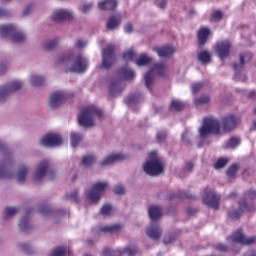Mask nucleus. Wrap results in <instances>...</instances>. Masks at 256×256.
<instances>
[{
  "label": "nucleus",
  "mask_w": 256,
  "mask_h": 256,
  "mask_svg": "<svg viewBox=\"0 0 256 256\" xmlns=\"http://www.w3.org/2000/svg\"><path fill=\"white\" fill-rule=\"evenodd\" d=\"M239 125V118L233 114H229L222 118V124L213 117H206L199 130L201 139L209 137V135H221V127L223 133H231L235 127Z\"/></svg>",
  "instance_id": "f257e3e1"
},
{
  "label": "nucleus",
  "mask_w": 256,
  "mask_h": 256,
  "mask_svg": "<svg viewBox=\"0 0 256 256\" xmlns=\"http://www.w3.org/2000/svg\"><path fill=\"white\" fill-rule=\"evenodd\" d=\"M95 117L103 119V110L97 106H88L81 111L78 123L81 127H95Z\"/></svg>",
  "instance_id": "f03ea898"
},
{
  "label": "nucleus",
  "mask_w": 256,
  "mask_h": 256,
  "mask_svg": "<svg viewBox=\"0 0 256 256\" xmlns=\"http://www.w3.org/2000/svg\"><path fill=\"white\" fill-rule=\"evenodd\" d=\"M0 37H10L13 43H23L26 36L21 31H17V28L13 24L0 26Z\"/></svg>",
  "instance_id": "7ed1b4c3"
},
{
  "label": "nucleus",
  "mask_w": 256,
  "mask_h": 256,
  "mask_svg": "<svg viewBox=\"0 0 256 256\" xmlns=\"http://www.w3.org/2000/svg\"><path fill=\"white\" fill-rule=\"evenodd\" d=\"M150 159L149 162H146L144 165V171L147 175H161L163 173V164L161 161L157 159V152L153 151L149 154Z\"/></svg>",
  "instance_id": "20e7f679"
},
{
  "label": "nucleus",
  "mask_w": 256,
  "mask_h": 256,
  "mask_svg": "<svg viewBox=\"0 0 256 256\" xmlns=\"http://www.w3.org/2000/svg\"><path fill=\"white\" fill-rule=\"evenodd\" d=\"M153 73H157V75H160V77H165V75H167V67H165V63L161 62V63L154 64L152 69L145 74L144 76L145 85L147 89H150V90H151V86L153 85V79H154Z\"/></svg>",
  "instance_id": "39448f33"
},
{
  "label": "nucleus",
  "mask_w": 256,
  "mask_h": 256,
  "mask_svg": "<svg viewBox=\"0 0 256 256\" xmlns=\"http://www.w3.org/2000/svg\"><path fill=\"white\" fill-rule=\"evenodd\" d=\"M109 187V183L107 182H97L95 183L91 190L87 193V198L90 203H97L101 197H103V193H105V189Z\"/></svg>",
  "instance_id": "423d86ee"
},
{
  "label": "nucleus",
  "mask_w": 256,
  "mask_h": 256,
  "mask_svg": "<svg viewBox=\"0 0 256 256\" xmlns=\"http://www.w3.org/2000/svg\"><path fill=\"white\" fill-rule=\"evenodd\" d=\"M49 171L50 177H55V170L51 168L49 160H42L38 164V168L34 174V183H41V180L47 175Z\"/></svg>",
  "instance_id": "0eeeda50"
},
{
  "label": "nucleus",
  "mask_w": 256,
  "mask_h": 256,
  "mask_svg": "<svg viewBox=\"0 0 256 256\" xmlns=\"http://www.w3.org/2000/svg\"><path fill=\"white\" fill-rule=\"evenodd\" d=\"M205 195L203 197L204 205L210 207V209H214L217 211L219 209V203L221 201V196L217 195L213 189L205 188Z\"/></svg>",
  "instance_id": "6e6552de"
},
{
  "label": "nucleus",
  "mask_w": 256,
  "mask_h": 256,
  "mask_svg": "<svg viewBox=\"0 0 256 256\" xmlns=\"http://www.w3.org/2000/svg\"><path fill=\"white\" fill-rule=\"evenodd\" d=\"M23 87L21 81L15 80L8 85L0 86V103L6 101L9 95L15 93V91H19Z\"/></svg>",
  "instance_id": "1a4fd4ad"
},
{
  "label": "nucleus",
  "mask_w": 256,
  "mask_h": 256,
  "mask_svg": "<svg viewBox=\"0 0 256 256\" xmlns=\"http://www.w3.org/2000/svg\"><path fill=\"white\" fill-rule=\"evenodd\" d=\"M102 67L104 69H111L113 67V63H115V46L108 45L102 54Z\"/></svg>",
  "instance_id": "9d476101"
},
{
  "label": "nucleus",
  "mask_w": 256,
  "mask_h": 256,
  "mask_svg": "<svg viewBox=\"0 0 256 256\" xmlns=\"http://www.w3.org/2000/svg\"><path fill=\"white\" fill-rule=\"evenodd\" d=\"M227 239L228 241L239 243L240 245H253V243L256 241V236L247 238L245 237V234H243V230L239 229L232 233V235Z\"/></svg>",
  "instance_id": "9b49d317"
},
{
  "label": "nucleus",
  "mask_w": 256,
  "mask_h": 256,
  "mask_svg": "<svg viewBox=\"0 0 256 256\" xmlns=\"http://www.w3.org/2000/svg\"><path fill=\"white\" fill-rule=\"evenodd\" d=\"M40 145L42 147H58L63 145V138L60 135L48 133L41 138Z\"/></svg>",
  "instance_id": "f8f14e48"
},
{
  "label": "nucleus",
  "mask_w": 256,
  "mask_h": 256,
  "mask_svg": "<svg viewBox=\"0 0 256 256\" xmlns=\"http://www.w3.org/2000/svg\"><path fill=\"white\" fill-rule=\"evenodd\" d=\"M255 205L253 204H247V201L242 200L239 202V209L238 210H230L228 212V217L230 219H239L241 217L242 213H245L247 211L248 213H251V211H255Z\"/></svg>",
  "instance_id": "ddd939ff"
},
{
  "label": "nucleus",
  "mask_w": 256,
  "mask_h": 256,
  "mask_svg": "<svg viewBox=\"0 0 256 256\" xmlns=\"http://www.w3.org/2000/svg\"><path fill=\"white\" fill-rule=\"evenodd\" d=\"M214 50L218 55L219 59L223 61L224 59H227V57H229V55L231 54V42H229L228 40L217 42Z\"/></svg>",
  "instance_id": "4468645a"
},
{
  "label": "nucleus",
  "mask_w": 256,
  "mask_h": 256,
  "mask_svg": "<svg viewBox=\"0 0 256 256\" xmlns=\"http://www.w3.org/2000/svg\"><path fill=\"white\" fill-rule=\"evenodd\" d=\"M88 67L89 63L87 62V59H85L81 55H78L72 62L69 71L70 73H85V70L88 69Z\"/></svg>",
  "instance_id": "2eb2a0df"
},
{
  "label": "nucleus",
  "mask_w": 256,
  "mask_h": 256,
  "mask_svg": "<svg viewBox=\"0 0 256 256\" xmlns=\"http://www.w3.org/2000/svg\"><path fill=\"white\" fill-rule=\"evenodd\" d=\"M67 101V94L63 91H56L50 95L49 107L50 109H57Z\"/></svg>",
  "instance_id": "dca6fc26"
},
{
  "label": "nucleus",
  "mask_w": 256,
  "mask_h": 256,
  "mask_svg": "<svg viewBox=\"0 0 256 256\" xmlns=\"http://www.w3.org/2000/svg\"><path fill=\"white\" fill-rule=\"evenodd\" d=\"M13 173L11 172V159L4 158L0 162V179H11Z\"/></svg>",
  "instance_id": "f3484780"
},
{
  "label": "nucleus",
  "mask_w": 256,
  "mask_h": 256,
  "mask_svg": "<svg viewBox=\"0 0 256 256\" xmlns=\"http://www.w3.org/2000/svg\"><path fill=\"white\" fill-rule=\"evenodd\" d=\"M51 19L56 23H63V21H71L73 14L67 10L60 9L51 15Z\"/></svg>",
  "instance_id": "a211bd4d"
},
{
  "label": "nucleus",
  "mask_w": 256,
  "mask_h": 256,
  "mask_svg": "<svg viewBox=\"0 0 256 256\" xmlns=\"http://www.w3.org/2000/svg\"><path fill=\"white\" fill-rule=\"evenodd\" d=\"M146 235L153 241H159L163 235V230L159 227V224H153L152 222L151 226L146 230Z\"/></svg>",
  "instance_id": "6ab92c4d"
},
{
  "label": "nucleus",
  "mask_w": 256,
  "mask_h": 256,
  "mask_svg": "<svg viewBox=\"0 0 256 256\" xmlns=\"http://www.w3.org/2000/svg\"><path fill=\"white\" fill-rule=\"evenodd\" d=\"M122 19L123 17L121 14L110 16L106 22V29H108V31H114V29H118L119 25H121Z\"/></svg>",
  "instance_id": "aec40b11"
},
{
  "label": "nucleus",
  "mask_w": 256,
  "mask_h": 256,
  "mask_svg": "<svg viewBox=\"0 0 256 256\" xmlns=\"http://www.w3.org/2000/svg\"><path fill=\"white\" fill-rule=\"evenodd\" d=\"M124 159H127L125 154H112L101 162V166L105 167V165H113V163H117V161H124Z\"/></svg>",
  "instance_id": "412c9836"
},
{
  "label": "nucleus",
  "mask_w": 256,
  "mask_h": 256,
  "mask_svg": "<svg viewBox=\"0 0 256 256\" xmlns=\"http://www.w3.org/2000/svg\"><path fill=\"white\" fill-rule=\"evenodd\" d=\"M117 5V0H104L98 4V9L100 11H116Z\"/></svg>",
  "instance_id": "4be33fe9"
},
{
  "label": "nucleus",
  "mask_w": 256,
  "mask_h": 256,
  "mask_svg": "<svg viewBox=\"0 0 256 256\" xmlns=\"http://www.w3.org/2000/svg\"><path fill=\"white\" fill-rule=\"evenodd\" d=\"M154 51L158 53L159 57H171L176 49L173 46H162L160 48H154Z\"/></svg>",
  "instance_id": "5701e85b"
},
{
  "label": "nucleus",
  "mask_w": 256,
  "mask_h": 256,
  "mask_svg": "<svg viewBox=\"0 0 256 256\" xmlns=\"http://www.w3.org/2000/svg\"><path fill=\"white\" fill-rule=\"evenodd\" d=\"M29 221H31V208L26 211V215L19 222L20 231H27L31 227Z\"/></svg>",
  "instance_id": "b1692460"
},
{
  "label": "nucleus",
  "mask_w": 256,
  "mask_h": 256,
  "mask_svg": "<svg viewBox=\"0 0 256 256\" xmlns=\"http://www.w3.org/2000/svg\"><path fill=\"white\" fill-rule=\"evenodd\" d=\"M209 35H211V30H209V28H201L198 31L199 47H203V45L207 43V39H209Z\"/></svg>",
  "instance_id": "393cba45"
},
{
  "label": "nucleus",
  "mask_w": 256,
  "mask_h": 256,
  "mask_svg": "<svg viewBox=\"0 0 256 256\" xmlns=\"http://www.w3.org/2000/svg\"><path fill=\"white\" fill-rule=\"evenodd\" d=\"M121 229H123V225L121 224H113L106 225L100 228L102 233H120Z\"/></svg>",
  "instance_id": "a878e982"
},
{
  "label": "nucleus",
  "mask_w": 256,
  "mask_h": 256,
  "mask_svg": "<svg viewBox=\"0 0 256 256\" xmlns=\"http://www.w3.org/2000/svg\"><path fill=\"white\" fill-rule=\"evenodd\" d=\"M119 75L122 79L126 81H131V79H135V72L127 67H122L119 70Z\"/></svg>",
  "instance_id": "bb28decb"
},
{
  "label": "nucleus",
  "mask_w": 256,
  "mask_h": 256,
  "mask_svg": "<svg viewBox=\"0 0 256 256\" xmlns=\"http://www.w3.org/2000/svg\"><path fill=\"white\" fill-rule=\"evenodd\" d=\"M148 213L152 223L158 219H161V207L151 206L148 210Z\"/></svg>",
  "instance_id": "cd10ccee"
},
{
  "label": "nucleus",
  "mask_w": 256,
  "mask_h": 256,
  "mask_svg": "<svg viewBox=\"0 0 256 256\" xmlns=\"http://www.w3.org/2000/svg\"><path fill=\"white\" fill-rule=\"evenodd\" d=\"M55 213H62L61 210H57L56 212L51 209L49 205H41L39 208V214L43 215L44 217H49V215H55Z\"/></svg>",
  "instance_id": "c85d7f7f"
},
{
  "label": "nucleus",
  "mask_w": 256,
  "mask_h": 256,
  "mask_svg": "<svg viewBox=\"0 0 256 256\" xmlns=\"http://www.w3.org/2000/svg\"><path fill=\"white\" fill-rule=\"evenodd\" d=\"M123 89L119 85V81H114L110 84L109 93L111 97H117V95H121Z\"/></svg>",
  "instance_id": "c756f323"
},
{
  "label": "nucleus",
  "mask_w": 256,
  "mask_h": 256,
  "mask_svg": "<svg viewBox=\"0 0 256 256\" xmlns=\"http://www.w3.org/2000/svg\"><path fill=\"white\" fill-rule=\"evenodd\" d=\"M153 63V58L147 56V54H141L139 58L136 60V64L139 67H143L145 65H151Z\"/></svg>",
  "instance_id": "7c9ffc66"
},
{
  "label": "nucleus",
  "mask_w": 256,
  "mask_h": 256,
  "mask_svg": "<svg viewBox=\"0 0 256 256\" xmlns=\"http://www.w3.org/2000/svg\"><path fill=\"white\" fill-rule=\"evenodd\" d=\"M27 173H29V168H27V166H21L18 169V173H17L18 183H25V179L27 178Z\"/></svg>",
  "instance_id": "2f4dec72"
},
{
  "label": "nucleus",
  "mask_w": 256,
  "mask_h": 256,
  "mask_svg": "<svg viewBox=\"0 0 256 256\" xmlns=\"http://www.w3.org/2000/svg\"><path fill=\"white\" fill-rule=\"evenodd\" d=\"M67 255V247L66 246H57L53 249L49 256H65Z\"/></svg>",
  "instance_id": "473e14b6"
},
{
  "label": "nucleus",
  "mask_w": 256,
  "mask_h": 256,
  "mask_svg": "<svg viewBox=\"0 0 256 256\" xmlns=\"http://www.w3.org/2000/svg\"><path fill=\"white\" fill-rule=\"evenodd\" d=\"M241 143L238 137H232L226 142L225 149H235Z\"/></svg>",
  "instance_id": "72a5a7b5"
},
{
  "label": "nucleus",
  "mask_w": 256,
  "mask_h": 256,
  "mask_svg": "<svg viewBox=\"0 0 256 256\" xmlns=\"http://www.w3.org/2000/svg\"><path fill=\"white\" fill-rule=\"evenodd\" d=\"M170 199H195V196H193L189 192L180 191L178 195H171Z\"/></svg>",
  "instance_id": "f704fd0d"
},
{
  "label": "nucleus",
  "mask_w": 256,
  "mask_h": 256,
  "mask_svg": "<svg viewBox=\"0 0 256 256\" xmlns=\"http://www.w3.org/2000/svg\"><path fill=\"white\" fill-rule=\"evenodd\" d=\"M56 45H59L58 37L44 43L43 48L45 49V51H53V49L55 48Z\"/></svg>",
  "instance_id": "c9c22d12"
},
{
  "label": "nucleus",
  "mask_w": 256,
  "mask_h": 256,
  "mask_svg": "<svg viewBox=\"0 0 256 256\" xmlns=\"http://www.w3.org/2000/svg\"><path fill=\"white\" fill-rule=\"evenodd\" d=\"M211 97L209 95H202L194 100V105H208Z\"/></svg>",
  "instance_id": "e433bc0d"
},
{
  "label": "nucleus",
  "mask_w": 256,
  "mask_h": 256,
  "mask_svg": "<svg viewBox=\"0 0 256 256\" xmlns=\"http://www.w3.org/2000/svg\"><path fill=\"white\" fill-rule=\"evenodd\" d=\"M170 109L172 111H183V109H185V104L179 100H172Z\"/></svg>",
  "instance_id": "4c0bfd02"
},
{
  "label": "nucleus",
  "mask_w": 256,
  "mask_h": 256,
  "mask_svg": "<svg viewBox=\"0 0 256 256\" xmlns=\"http://www.w3.org/2000/svg\"><path fill=\"white\" fill-rule=\"evenodd\" d=\"M253 59V53L251 52H245L243 54H240V65L243 67L246 63H249Z\"/></svg>",
  "instance_id": "58836bf2"
},
{
  "label": "nucleus",
  "mask_w": 256,
  "mask_h": 256,
  "mask_svg": "<svg viewBox=\"0 0 256 256\" xmlns=\"http://www.w3.org/2000/svg\"><path fill=\"white\" fill-rule=\"evenodd\" d=\"M139 99H141V95L139 93H135L127 97L125 103L126 105H135V103L139 102Z\"/></svg>",
  "instance_id": "ea45409f"
},
{
  "label": "nucleus",
  "mask_w": 256,
  "mask_h": 256,
  "mask_svg": "<svg viewBox=\"0 0 256 256\" xmlns=\"http://www.w3.org/2000/svg\"><path fill=\"white\" fill-rule=\"evenodd\" d=\"M70 137L72 147H77L83 141V135L78 133H72Z\"/></svg>",
  "instance_id": "a19ab883"
},
{
  "label": "nucleus",
  "mask_w": 256,
  "mask_h": 256,
  "mask_svg": "<svg viewBox=\"0 0 256 256\" xmlns=\"http://www.w3.org/2000/svg\"><path fill=\"white\" fill-rule=\"evenodd\" d=\"M19 211L17 207H6L4 210V219H9V217H13Z\"/></svg>",
  "instance_id": "79ce46f5"
},
{
  "label": "nucleus",
  "mask_w": 256,
  "mask_h": 256,
  "mask_svg": "<svg viewBox=\"0 0 256 256\" xmlns=\"http://www.w3.org/2000/svg\"><path fill=\"white\" fill-rule=\"evenodd\" d=\"M198 59L201 63L207 64L211 61V54L207 51H202L198 54Z\"/></svg>",
  "instance_id": "37998d69"
},
{
  "label": "nucleus",
  "mask_w": 256,
  "mask_h": 256,
  "mask_svg": "<svg viewBox=\"0 0 256 256\" xmlns=\"http://www.w3.org/2000/svg\"><path fill=\"white\" fill-rule=\"evenodd\" d=\"M227 163H229V158L221 157L216 161L214 169H223L227 165Z\"/></svg>",
  "instance_id": "c03bdc74"
},
{
  "label": "nucleus",
  "mask_w": 256,
  "mask_h": 256,
  "mask_svg": "<svg viewBox=\"0 0 256 256\" xmlns=\"http://www.w3.org/2000/svg\"><path fill=\"white\" fill-rule=\"evenodd\" d=\"M93 163H95V156L93 155L84 156L82 159V165H84V167H91Z\"/></svg>",
  "instance_id": "a18cd8bd"
},
{
  "label": "nucleus",
  "mask_w": 256,
  "mask_h": 256,
  "mask_svg": "<svg viewBox=\"0 0 256 256\" xmlns=\"http://www.w3.org/2000/svg\"><path fill=\"white\" fill-rule=\"evenodd\" d=\"M66 199H69L73 203H79V191L73 190L70 194H66Z\"/></svg>",
  "instance_id": "49530a36"
},
{
  "label": "nucleus",
  "mask_w": 256,
  "mask_h": 256,
  "mask_svg": "<svg viewBox=\"0 0 256 256\" xmlns=\"http://www.w3.org/2000/svg\"><path fill=\"white\" fill-rule=\"evenodd\" d=\"M237 171H239V165H237V164H232V165L228 168V170H227V172H226V175H227L228 177L233 178V177H235V175H237Z\"/></svg>",
  "instance_id": "de8ad7c7"
},
{
  "label": "nucleus",
  "mask_w": 256,
  "mask_h": 256,
  "mask_svg": "<svg viewBox=\"0 0 256 256\" xmlns=\"http://www.w3.org/2000/svg\"><path fill=\"white\" fill-rule=\"evenodd\" d=\"M135 51L129 50L122 55L124 61H135Z\"/></svg>",
  "instance_id": "09e8293b"
},
{
  "label": "nucleus",
  "mask_w": 256,
  "mask_h": 256,
  "mask_svg": "<svg viewBox=\"0 0 256 256\" xmlns=\"http://www.w3.org/2000/svg\"><path fill=\"white\" fill-rule=\"evenodd\" d=\"M33 85L34 87H43V85H45V78L42 76H34Z\"/></svg>",
  "instance_id": "8fccbe9b"
},
{
  "label": "nucleus",
  "mask_w": 256,
  "mask_h": 256,
  "mask_svg": "<svg viewBox=\"0 0 256 256\" xmlns=\"http://www.w3.org/2000/svg\"><path fill=\"white\" fill-rule=\"evenodd\" d=\"M70 61H71V54H63L58 59V63L60 65H67V63H69Z\"/></svg>",
  "instance_id": "3c124183"
},
{
  "label": "nucleus",
  "mask_w": 256,
  "mask_h": 256,
  "mask_svg": "<svg viewBox=\"0 0 256 256\" xmlns=\"http://www.w3.org/2000/svg\"><path fill=\"white\" fill-rule=\"evenodd\" d=\"M191 89H192V93L194 95L199 93V91H201V89H203V82H196V83L192 84Z\"/></svg>",
  "instance_id": "603ef678"
},
{
  "label": "nucleus",
  "mask_w": 256,
  "mask_h": 256,
  "mask_svg": "<svg viewBox=\"0 0 256 256\" xmlns=\"http://www.w3.org/2000/svg\"><path fill=\"white\" fill-rule=\"evenodd\" d=\"M112 211H113V207L109 204H106L101 209V215H104V216L111 215Z\"/></svg>",
  "instance_id": "864d4df0"
},
{
  "label": "nucleus",
  "mask_w": 256,
  "mask_h": 256,
  "mask_svg": "<svg viewBox=\"0 0 256 256\" xmlns=\"http://www.w3.org/2000/svg\"><path fill=\"white\" fill-rule=\"evenodd\" d=\"M102 256H121V255H117V251H115V250H111L109 248H105L102 251Z\"/></svg>",
  "instance_id": "5fc2aeb1"
},
{
  "label": "nucleus",
  "mask_w": 256,
  "mask_h": 256,
  "mask_svg": "<svg viewBox=\"0 0 256 256\" xmlns=\"http://www.w3.org/2000/svg\"><path fill=\"white\" fill-rule=\"evenodd\" d=\"M156 139L157 141H159V143H162V141H165V139H167V132L165 131L158 132Z\"/></svg>",
  "instance_id": "6e6d98bb"
},
{
  "label": "nucleus",
  "mask_w": 256,
  "mask_h": 256,
  "mask_svg": "<svg viewBox=\"0 0 256 256\" xmlns=\"http://www.w3.org/2000/svg\"><path fill=\"white\" fill-rule=\"evenodd\" d=\"M175 239H177V237L173 234H170L164 239V245H171V243L175 242Z\"/></svg>",
  "instance_id": "4d7b16f0"
},
{
  "label": "nucleus",
  "mask_w": 256,
  "mask_h": 256,
  "mask_svg": "<svg viewBox=\"0 0 256 256\" xmlns=\"http://www.w3.org/2000/svg\"><path fill=\"white\" fill-rule=\"evenodd\" d=\"M114 193L116 195H124L125 194V187H123L122 185L115 186Z\"/></svg>",
  "instance_id": "13d9d810"
},
{
  "label": "nucleus",
  "mask_w": 256,
  "mask_h": 256,
  "mask_svg": "<svg viewBox=\"0 0 256 256\" xmlns=\"http://www.w3.org/2000/svg\"><path fill=\"white\" fill-rule=\"evenodd\" d=\"M125 253H127L128 256H134L137 254V248L136 247H127L125 248Z\"/></svg>",
  "instance_id": "bf43d9fd"
},
{
  "label": "nucleus",
  "mask_w": 256,
  "mask_h": 256,
  "mask_svg": "<svg viewBox=\"0 0 256 256\" xmlns=\"http://www.w3.org/2000/svg\"><path fill=\"white\" fill-rule=\"evenodd\" d=\"M212 18H214L215 21H221V19H223V12H221L220 10L213 12Z\"/></svg>",
  "instance_id": "052dcab7"
},
{
  "label": "nucleus",
  "mask_w": 256,
  "mask_h": 256,
  "mask_svg": "<svg viewBox=\"0 0 256 256\" xmlns=\"http://www.w3.org/2000/svg\"><path fill=\"white\" fill-rule=\"evenodd\" d=\"M87 45V42L79 39L76 41L75 45H74V48L75 49H83V47H85Z\"/></svg>",
  "instance_id": "680f3d73"
},
{
  "label": "nucleus",
  "mask_w": 256,
  "mask_h": 256,
  "mask_svg": "<svg viewBox=\"0 0 256 256\" xmlns=\"http://www.w3.org/2000/svg\"><path fill=\"white\" fill-rule=\"evenodd\" d=\"M246 199H255L256 198V191L255 190H249L245 193Z\"/></svg>",
  "instance_id": "e2e57ef3"
},
{
  "label": "nucleus",
  "mask_w": 256,
  "mask_h": 256,
  "mask_svg": "<svg viewBox=\"0 0 256 256\" xmlns=\"http://www.w3.org/2000/svg\"><path fill=\"white\" fill-rule=\"evenodd\" d=\"M215 249H216V251L225 252V251H227V245H225V244H218V245H216Z\"/></svg>",
  "instance_id": "0e129e2a"
},
{
  "label": "nucleus",
  "mask_w": 256,
  "mask_h": 256,
  "mask_svg": "<svg viewBox=\"0 0 256 256\" xmlns=\"http://www.w3.org/2000/svg\"><path fill=\"white\" fill-rule=\"evenodd\" d=\"M31 11H33V5L29 4L23 11V15H29V13H31Z\"/></svg>",
  "instance_id": "69168bd1"
},
{
  "label": "nucleus",
  "mask_w": 256,
  "mask_h": 256,
  "mask_svg": "<svg viewBox=\"0 0 256 256\" xmlns=\"http://www.w3.org/2000/svg\"><path fill=\"white\" fill-rule=\"evenodd\" d=\"M91 7H93L92 4H84L81 9L82 13H88V11H89V9H91Z\"/></svg>",
  "instance_id": "338daca9"
},
{
  "label": "nucleus",
  "mask_w": 256,
  "mask_h": 256,
  "mask_svg": "<svg viewBox=\"0 0 256 256\" xmlns=\"http://www.w3.org/2000/svg\"><path fill=\"white\" fill-rule=\"evenodd\" d=\"M125 31H126V33H133V24H131V23H127L126 25H125Z\"/></svg>",
  "instance_id": "774afa93"
}]
</instances>
